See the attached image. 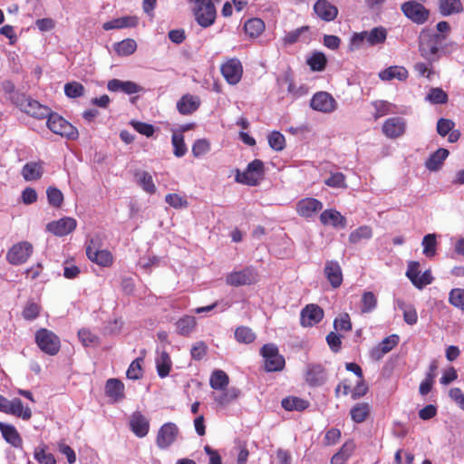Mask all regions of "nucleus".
Wrapping results in <instances>:
<instances>
[{"label": "nucleus", "instance_id": "33", "mask_svg": "<svg viewBox=\"0 0 464 464\" xmlns=\"http://www.w3.org/2000/svg\"><path fill=\"white\" fill-rule=\"evenodd\" d=\"M0 430L4 439L15 448L22 447L23 440L16 429L10 424L0 422Z\"/></svg>", "mask_w": 464, "mask_h": 464}, {"label": "nucleus", "instance_id": "47", "mask_svg": "<svg viewBox=\"0 0 464 464\" xmlns=\"http://www.w3.org/2000/svg\"><path fill=\"white\" fill-rule=\"evenodd\" d=\"M235 338L239 343H250L256 339V334L250 328L239 326L235 331Z\"/></svg>", "mask_w": 464, "mask_h": 464}, {"label": "nucleus", "instance_id": "6", "mask_svg": "<svg viewBox=\"0 0 464 464\" xmlns=\"http://www.w3.org/2000/svg\"><path fill=\"white\" fill-rule=\"evenodd\" d=\"M265 359V369L266 372H280L284 369L285 361L283 355L279 354L278 348L274 343H266L260 350Z\"/></svg>", "mask_w": 464, "mask_h": 464}, {"label": "nucleus", "instance_id": "38", "mask_svg": "<svg viewBox=\"0 0 464 464\" xmlns=\"http://www.w3.org/2000/svg\"><path fill=\"white\" fill-rule=\"evenodd\" d=\"M244 28L246 34L255 38L263 33L265 30V24L259 18H252L245 23Z\"/></svg>", "mask_w": 464, "mask_h": 464}, {"label": "nucleus", "instance_id": "45", "mask_svg": "<svg viewBox=\"0 0 464 464\" xmlns=\"http://www.w3.org/2000/svg\"><path fill=\"white\" fill-rule=\"evenodd\" d=\"M372 236V227L369 226H362L353 230L349 235V242L351 244H357L363 239H369Z\"/></svg>", "mask_w": 464, "mask_h": 464}, {"label": "nucleus", "instance_id": "18", "mask_svg": "<svg viewBox=\"0 0 464 464\" xmlns=\"http://www.w3.org/2000/svg\"><path fill=\"white\" fill-rule=\"evenodd\" d=\"M324 317V311L317 304H308L301 312V324L304 327L318 324Z\"/></svg>", "mask_w": 464, "mask_h": 464}, {"label": "nucleus", "instance_id": "63", "mask_svg": "<svg viewBox=\"0 0 464 464\" xmlns=\"http://www.w3.org/2000/svg\"><path fill=\"white\" fill-rule=\"evenodd\" d=\"M454 126L455 123L452 120L440 118L437 122V132L445 137L453 130Z\"/></svg>", "mask_w": 464, "mask_h": 464}, {"label": "nucleus", "instance_id": "59", "mask_svg": "<svg viewBox=\"0 0 464 464\" xmlns=\"http://www.w3.org/2000/svg\"><path fill=\"white\" fill-rule=\"evenodd\" d=\"M34 455V459L40 464H56V460L53 454L46 453L44 448H36Z\"/></svg>", "mask_w": 464, "mask_h": 464}, {"label": "nucleus", "instance_id": "7", "mask_svg": "<svg viewBox=\"0 0 464 464\" xmlns=\"http://www.w3.org/2000/svg\"><path fill=\"white\" fill-rule=\"evenodd\" d=\"M35 341L39 348L49 355H55L60 350V340L56 334L47 329L36 332Z\"/></svg>", "mask_w": 464, "mask_h": 464}, {"label": "nucleus", "instance_id": "31", "mask_svg": "<svg viewBox=\"0 0 464 464\" xmlns=\"http://www.w3.org/2000/svg\"><path fill=\"white\" fill-rule=\"evenodd\" d=\"M439 11L442 16H450L463 12L460 0H439Z\"/></svg>", "mask_w": 464, "mask_h": 464}, {"label": "nucleus", "instance_id": "49", "mask_svg": "<svg viewBox=\"0 0 464 464\" xmlns=\"http://www.w3.org/2000/svg\"><path fill=\"white\" fill-rule=\"evenodd\" d=\"M327 60L323 53H314L307 60V63L313 71L321 72L324 70Z\"/></svg>", "mask_w": 464, "mask_h": 464}, {"label": "nucleus", "instance_id": "23", "mask_svg": "<svg viewBox=\"0 0 464 464\" xmlns=\"http://www.w3.org/2000/svg\"><path fill=\"white\" fill-rule=\"evenodd\" d=\"M324 275L334 288H337L342 285L343 273L338 262L327 261L324 266Z\"/></svg>", "mask_w": 464, "mask_h": 464}, {"label": "nucleus", "instance_id": "3", "mask_svg": "<svg viewBox=\"0 0 464 464\" xmlns=\"http://www.w3.org/2000/svg\"><path fill=\"white\" fill-rule=\"evenodd\" d=\"M13 99L15 105L22 111L35 119H44L52 111L49 107L41 104L39 102L24 94L17 93Z\"/></svg>", "mask_w": 464, "mask_h": 464}, {"label": "nucleus", "instance_id": "58", "mask_svg": "<svg viewBox=\"0 0 464 464\" xmlns=\"http://www.w3.org/2000/svg\"><path fill=\"white\" fill-rule=\"evenodd\" d=\"M308 30L309 27L305 25L294 31L288 32L283 38L284 44L290 45L295 44L299 40L301 34L304 32H307Z\"/></svg>", "mask_w": 464, "mask_h": 464}, {"label": "nucleus", "instance_id": "2", "mask_svg": "<svg viewBox=\"0 0 464 464\" xmlns=\"http://www.w3.org/2000/svg\"><path fill=\"white\" fill-rule=\"evenodd\" d=\"M194 4L193 14L197 23L207 28L215 23L217 11L215 5L221 0H188Z\"/></svg>", "mask_w": 464, "mask_h": 464}, {"label": "nucleus", "instance_id": "51", "mask_svg": "<svg viewBox=\"0 0 464 464\" xmlns=\"http://www.w3.org/2000/svg\"><path fill=\"white\" fill-rule=\"evenodd\" d=\"M426 100L433 104H442L447 102L448 95L440 88H432L427 95Z\"/></svg>", "mask_w": 464, "mask_h": 464}, {"label": "nucleus", "instance_id": "30", "mask_svg": "<svg viewBox=\"0 0 464 464\" xmlns=\"http://www.w3.org/2000/svg\"><path fill=\"white\" fill-rule=\"evenodd\" d=\"M134 178L145 192L150 195L156 193L157 188L152 176L148 171L137 169L134 172Z\"/></svg>", "mask_w": 464, "mask_h": 464}, {"label": "nucleus", "instance_id": "43", "mask_svg": "<svg viewBox=\"0 0 464 464\" xmlns=\"http://www.w3.org/2000/svg\"><path fill=\"white\" fill-rule=\"evenodd\" d=\"M281 405L285 411H303L308 407V402L298 397H287L282 400Z\"/></svg>", "mask_w": 464, "mask_h": 464}, {"label": "nucleus", "instance_id": "48", "mask_svg": "<svg viewBox=\"0 0 464 464\" xmlns=\"http://www.w3.org/2000/svg\"><path fill=\"white\" fill-rule=\"evenodd\" d=\"M423 246V254L427 257L434 256L436 254V235L435 234H428L422 239Z\"/></svg>", "mask_w": 464, "mask_h": 464}, {"label": "nucleus", "instance_id": "34", "mask_svg": "<svg viewBox=\"0 0 464 464\" xmlns=\"http://www.w3.org/2000/svg\"><path fill=\"white\" fill-rule=\"evenodd\" d=\"M379 77L382 81H391L392 79L405 81L408 78V71L402 66H390L380 72Z\"/></svg>", "mask_w": 464, "mask_h": 464}, {"label": "nucleus", "instance_id": "11", "mask_svg": "<svg viewBox=\"0 0 464 464\" xmlns=\"http://www.w3.org/2000/svg\"><path fill=\"white\" fill-rule=\"evenodd\" d=\"M257 274L253 267L235 271L226 276V283L231 286L249 285L256 281Z\"/></svg>", "mask_w": 464, "mask_h": 464}, {"label": "nucleus", "instance_id": "27", "mask_svg": "<svg viewBox=\"0 0 464 464\" xmlns=\"http://www.w3.org/2000/svg\"><path fill=\"white\" fill-rule=\"evenodd\" d=\"M105 393L113 402L124 398V384L119 379H109L105 384Z\"/></svg>", "mask_w": 464, "mask_h": 464}, {"label": "nucleus", "instance_id": "8", "mask_svg": "<svg viewBox=\"0 0 464 464\" xmlns=\"http://www.w3.org/2000/svg\"><path fill=\"white\" fill-rule=\"evenodd\" d=\"M401 9L408 19L417 24H422L429 19V10L423 5L416 1L403 3Z\"/></svg>", "mask_w": 464, "mask_h": 464}, {"label": "nucleus", "instance_id": "32", "mask_svg": "<svg viewBox=\"0 0 464 464\" xmlns=\"http://www.w3.org/2000/svg\"><path fill=\"white\" fill-rule=\"evenodd\" d=\"M449 150L447 149L440 148L432 153L425 162V167L430 171L439 170L443 161L449 156Z\"/></svg>", "mask_w": 464, "mask_h": 464}, {"label": "nucleus", "instance_id": "13", "mask_svg": "<svg viewBox=\"0 0 464 464\" xmlns=\"http://www.w3.org/2000/svg\"><path fill=\"white\" fill-rule=\"evenodd\" d=\"M221 72L229 84L237 83L242 77V65L239 60L233 58L221 66Z\"/></svg>", "mask_w": 464, "mask_h": 464}, {"label": "nucleus", "instance_id": "10", "mask_svg": "<svg viewBox=\"0 0 464 464\" xmlns=\"http://www.w3.org/2000/svg\"><path fill=\"white\" fill-rule=\"evenodd\" d=\"M310 106L314 111L331 113L337 109V102L329 92H318L312 97Z\"/></svg>", "mask_w": 464, "mask_h": 464}, {"label": "nucleus", "instance_id": "26", "mask_svg": "<svg viewBox=\"0 0 464 464\" xmlns=\"http://www.w3.org/2000/svg\"><path fill=\"white\" fill-rule=\"evenodd\" d=\"M5 413L13 414L23 420H29L32 417L31 409L24 407L20 399L14 398L12 401L7 400V405Z\"/></svg>", "mask_w": 464, "mask_h": 464}, {"label": "nucleus", "instance_id": "52", "mask_svg": "<svg viewBox=\"0 0 464 464\" xmlns=\"http://www.w3.org/2000/svg\"><path fill=\"white\" fill-rule=\"evenodd\" d=\"M172 145L174 147L173 153L176 157H182L187 152V147L184 142V137L180 133H173Z\"/></svg>", "mask_w": 464, "mask_h": 464}, {"label": "nucleus", "instance_id": "60", "mask_svg": "<svg viewBox=\"0 0 464 464\" xmlns=\"http://www.w3.org/2000/svg\"><path fill=\"white\" fill-rule=\"evenodd\" d=\"M165 200L174 208H185L188 205V202L186 198L175 193L168 194L165 198Z\"/></svg>", "mask_w": 464, "mask_h": 464}, {"label": "nucleus", "instance_id": "61", "mask_svg": "<svg viewBox=\"0 0 464 464\" xmlns=\"http://www.w3.org/2000/svg\"><path fill=\"white\" fill-rule=\"evenodd\" d=\"M334 327L339 331H350L352 329V323L349 314L347 313L341 314L339 317L335 318Z\"/></svg>", "mask_w": 464, "mask_h": 464}, {"label": "nucleus", "instance_id": "22", "mask_svg": "<svg viewBox=\"0 0 464 464\" xmlns=\"http://www.w3.org/2000/svg\"><path fill=\"white\" fill-rule=\"evenodd\" d=\"M399 343V336L392 334L385 337L376 347L371 352V357L376 361L381 360L384 354L388 353Z\"/></svg>", "mask_w": 464, "mask_h": 464}, {"label": "nucleus", "instance_id": "37", "mask_svg": "<svg viewBox=\"0 0 464 464\" xmlns=\"http://www.w3.org/2000/svg\"><path fill=\"white\" fill-rule=\"evenodd\" d=\"M229 378L227 374L222 370H216L212 372L210 377V386L214 390H225L228 385Z\"/></svg>", "mask_w": 464, "mask_h": 464}, {"label": "nucleus", "instance_id": "39", "mask_svg": "<svg viewBox=\"0 0 464 464\" xmlns=\"http://www.w3.org/2000/svg\"><path fill=\"white\" fill-rule=\"evenodd\" d=\"M350 414L354 422L361 423L369 416L370 405L365 402L358 403L351 409Z\"/></svg>", "mask_w": 464, "mask_h": 464}, {"label": "nucleus", "instance_id": "35", "mask_svg": "<svg viewBox=\"0 0 464 464\" xmlns=\"http://www.w3.org/2000/svg\"><path fill=\"white\" fill-rule=\"evenodd\" d=\"M137 19L132 16H124L108 21L103 24L102 28L106 31L135 26Z\"/></svg>", "mask_w": 464, "mask_h": 464}, {"label": "nucleus", "instance_id": "54", "mask_svg": "<svg viewBox=\"0 0 464 464\" xmlns=\"http://www.w3.org/2000/svg\"><path fill=\"white\" fill-rule=\"evenodd\" d=\"M269 146L277 151L284 150L285 140L283 134L278 131H273L268 136Z\"/></svg>", "mask_w": 464, "mask_h": 464}, {"label": "nucleus", "instance_id": "25", "mask_svg": "<svg viewBox=\"0 0 464 464\" xmlns=\"http://www.w3.org/2000/svg\"><path fill=\"white\" fill-rule=\"evenodd\" d=\"M200 105V99L191 94L183 95L177 102V109L183 115L191 114L196 111Z\"/></svg>", "mask_w": 464, "mask_h": 464}, {"label": "nucleus", "instance_id": "55", "mask_svg": "<svg viewBox=\"0 0 464 464\" xmlns=\"http://www.w3.org/2000/svg\"><path fill=\"white\" fill-rule=\"evenodd\" d=\"M48 202L50 205L58 208L63 201V195L62 191L56 188L49 187L46 190Z\"/></svg>", "mask_w": 464, "mask_h": 464}, {"label": "nucleus", "instance_id": "15", "mask_svg": "<svg viewBox=\"0 0 464 464\" xmlns=\"http://www.w3.org/2000/svg\"><path fill=\"white\" fill-rule=\"evenodd\" d=\"M406 122L401 117H392L386 120L382 125L383 134L390 139H396L405 132Z\"/></svg>", "mask_w": 464, "mask_h": 464}, {"label": "nucleus", "instance_id": "44", "mask_svg": "<svg viewBox=\"0 0 464 464\" xmlns=\"http://www.w3.org/2000/svg\"><path fill=\"white\" fill-rule=\"evenodd\" d=\"M377 307V297L371 291L362 294L361 299V312L362 314L372 313Z\"/></svg>", "mask_w": 464, "mask_h": 464}, {"label": "nucleus", "instance_id": "5", "mask_svg": "<svg viewBox=\"0 0 464 464\" xmlns=\"http://www.w3.org/2000/svg\"><path fill=\"white\" fill-rule=\"evenodd\" d=\"M265 175L264 163L260 160H254L244 172L237 171L236 180L248 186H256Z\"/></svg>", "mask_w": 464, "mask_h": 464}, {"label": "nucleus", "instance_id": "20", "mask_svg": "<svg viewBox=\"0 0 464 464\" xmlns=\"http://www.w3.org/2000/svg\"><path fill=\"white\" fill-rule=\"evenodd\" d=\"M323 208V204L318 199L306 198L301 199L296 206L299 216L310 218Z\"/></svg>", "mask_w": 464, "mask_h": 464}, {"label": "nucleus", "instance_id": "4", "mask_svg": "<svg viewBox=\"0 0 464 464\" xmlns=\"http://www.w3.org/2000/svg\"><path fill=\"white\" fill-rule=\"evenodd\" d=\"M47 118L46 125L53 133L69 140H76L78 138L77 129L62 116L51 111Z\"/></svg>", "mask_w": 464, "mask_h": 464}, {"label": "nucleus", "instance_id": "41", "mask_svg": "<svg viewBox=\"0 0 464 464\" xmlns=\"http://www.w3.org/2000/svg\"><path fill=\"white\" fill-rule=\"evenodd\" d=\"M156 364L158 374L161 378L169 375L171 367V360L167 352L163 351L160 353V356L156 360Z\"/></svg>", "mask_w": 464, "mask_h": 464}, {"label": "nucleus", "instance_id": "57", "mask_svg": "<svg viewBox=\"0 0 464 464\" xmlns=\"http://www.w3.org/2000/svg\"><path fill=\"white\" fill-rule=\"evenodd\" d=\"M209 150L210 143L206 139L197 140L192 146V153L196 158L205 155Z\"/></svg>", "mask_w": 464, "mask_h": 464}, {"label": "nucleus", "instance_id": "14", "mask_svg": "<svg viewBox=\"0 0 464 464\" xmlns=\"http://www.w3.org/2000/svg\"><path fill=\"white\" fill-rule=\"evenodd\" d=\"M88 258L101 266H109L112 264V256L108 250H99L92 239L90 245L86 247Z\"/></svg>", "mask_w": 464, "mask_h": 464}, {"label": "nucleus", "instance_id": "24", "mask_svg": "<svg viewBox=\"0 0 464 464\" xmlns=\"http://www.w3.org/2000/svg\"><path fill=\"white\" fill-rule=\"evenodd\" d=\"M130 426L136 436L142 438L149 432L150 422L144 415L136 411L131 415Z\"/></svg>", "mask_w": 464, "mask_h": 464}, {"label": "nucleus", "instance_id": "12", "mask_svg": "<svg viewBox=\"0 0 464 464\" xmlns=\"http://www.w3.org/2000/svg\"><path fill=\"white\" fill-rule=\"evenodd\" d=\"M178 435L179 428L175 423L167 422L163 424L160 428L157 434V446L161 450L168 449L170 445H172L175 442Z\"/></svg>", "mask_w": 464, "mask_h": 464}, {"label": "nucleus", "instance_id": "46", "mask_svg": "<svg viewBox=\"0 0 464 464\" xmlns=\"http://www.w3.org/2000/svg\"><path fill=\"white\" fill-rule=\"evenodd\" d=\"M240 391L237 388L232 387L215 397V401L221 406H227L233 401L237 400Z\"/></svg>", "mask_w": 464, "mask_h": 464}, {"label": "nucleus", "instance_id": "53", "mask_svg": "<svg viewBox=\"0 0 464 464\" xmlns=\"http://www.w3.org/2000/svg\"><path fill=\"white\" fill-rule=\"evenodd\" d=\"M449 302L464 312V290L459 288L452 289L450 292Z\"/></svg>", "mask_w": 464, "mask_h": 464}, {"label": "nucleus", "instance_id": "29", "mask_svg": "<svg viewBox=\"0 0 464 464\" xmlns=\"http://www.w3.org/2000/svg\"><path fill=\"white\" fill-rule=\"evenodd\" d=\"M320 221L324 225H332L333 227H345L346 219L340 212L334 209H326L320 215Z\"/></svg>", "mask_w": 464, "mask_h": 464}, {"label": "nucleus", "instance_id": "21", "mask_svg": "<svg viewBox=\"0 0 464 464\" xmlns=\"http://www.w3.org/2000/svg\"><path fill=\"white\" fill-rule=\"evenodd\" d=\"M107 88L111 92H122L126 94H133L143 90L141 86L131 81H121L112 79L108 82Z\"/></svg>", "mask_w": 464, "mask_h": 464}, {"label": "nucleus", "instance_id": "50", "mask_svg": "<svg viewBox=\"0 0 464 464\" xmlns=\"http://www.w3.org/2000/svg\"><path fill=\"white\" fill-rule=\"evenodd\" d=\"M84 86L78 82H71L64 85V93L69 98H78L84 94Z\"/></svg>", "mask_w": 464, "mask_h": 464}, {"label": "nucleus", "instance_id": "28", "mask_svg": "<svg viewBox=\"0 0 464 464\" xmlns=\"http://www.w3.org/2000/svg\"><path fill=\"white\" fill-rule=\"evenodd\" d=\"M21 174L26 181L40 179L44 174V163L42 161L27 162L23 167Z\"/></svg>", "mask_w": 464, "mask_h": 464}, {"label": "nucleus", "instance_id": "62", "mask_svg": "<svg viewBox=\"0 0 464 464\" xmlns=\"http://www.w3.org/2000/svg\"><path fill=\"white\" fill-rule=\"evenodd\" d=\"M325 184L333 188H345L347 187L345 183V176L341 172L333 173L326 180Z\"/></svg>", "mask_w": 464, "mask_h": 464}, {"label": "nucleus", "instance_id": "40", "mask_svg": "<svg viewBox=\"0 0 464 464\" xmlns=\"http://www.w3.org/2000/svg\"><path fill=\"white\" fill-rule=\"evenodd\" d=\"M368 45L374 46L383 44L387 38V30L382 26L374 27L368 31Z\"/></svg>", "mask_w": 464, "mask_h": 464}, {"label": "nucleus", "instance_id": "1", "mask_svg": "<svg viewBox=\"0 0 464 464\" xmlns=\"http://www.w3.org/2000/svg\"><path fill=\"white\" fill-rule=\"evenodd\" d=\"M446 36L430 30H422L419 37V50L420 55L430 63L437 62L440 57L441 44Z\"/></svg>", "mask_w": 464, "mask_h": 464}, {"label": "nucleus", "instance_id": "19", "mask_svg": "<svg viewBox=\"0 0 464 464\" xmlns=\"http://www.w3.org/2000/svg\"><path fill=\"white\" fill-rule=\"evenodd\" d=\"M314 11L316 15L325 21H334L338 14V9L327 0H317L314 5Z\"/></svg>", "mask_w": 464, "mask_h": 464}, {"label": "nucleus", "instance_id": "42", "mask_svg": "<svg viewBox=\"0 0 464 464\" xmlns=\"http://www.w3.org/2000/svg\"><path fill=\"white\" fill-rule=\"evenodd\" d=\"M137 49V44L133 39H125L114 44V51L121 56L132 54Z\"/></svg>", "mask_w": 464, "mask_h": 464}, {"label": "nucleus", "instance_id": "36", "mask_svg": "<svg viewBox=\"0 0 464 464\" xmlns=\"http://www.w3.org/2000/svg\"><path fill=\"white\" fill-rule=\"evenodd\" d=\"M194 316L185 315L176 322V331L179 334L188 336L196 327Z\"/></svg>", "mask_w": 464, "mask_h": 464}, {"label": "nucleus", "instance_id": "17", "mask_svg": "<svg viewBox=\"0 0 464 464\" xmlns=\"http://www.w3.org/2000/svg\"><path fill=\"white\" fill-rule=\"evenodd\" d=\"M304 378L310 386H320L326 380V372L321 364L310 363L306 366Z\"/></svg>", "mask_w": 464, "mask_h": 464}, {"label": "nucleus", "instance_id": "56", "mask_svg": "<svg viewBox=\"0 0 464 464\" xmlns=\"http://www.w3.org/2000/svg\"><path fill=\"white\" fill-rule=\"evenodd\" d=\"M143 362L142 358H137L129 366L127 370V377L132 380H138L142 376V368L141 362Z\"/></svg>", "mask_w": 464, "mask_h": 464}, {"label": "nucleus", "instance_id": "64", "mask_svg": "<svg viewBox=\"0 0 464 464\" xmlns=\"http://www.w3.org/2000/svg\"><path fill=\"white\" fill-rule=\"evenodd\" d=\"M207 349V344L204 342L195 343L190 350L191 357L197 361L201 360L206 355Z\"/></svg>", "mask_w": 464, "mask_h": 464}, {"label": "nucleus", "instance_id": "16", "mask_svg": "<svg viewBox=\"0 0 464 464\" xmlns=\"http://www.w3.org/2000/svg\"><path fill=\"white\" fill-rule=\"evenodd\" d=\"M77 222L72 218H63L58 221H53L47 225V230L58 237H63L72 232Z\"/></svg>", "mask_w": 464, "mask_h": 464}, {"label": "nucleus", "instance_id": "9", "mask_svg": "<svg viewBox=\"0 0 464 464\" xmlns=\"http://www.w3.org/2000/svg\"><path fill=\"white\" fill-rule=\"evenodd\" d=\"M33 246L27 241L14 244L7 252L6 259L14 266L24 264L31 256Z\"/></svg>", "mask_w": 464, "mask_h": 464}]
</instances>
